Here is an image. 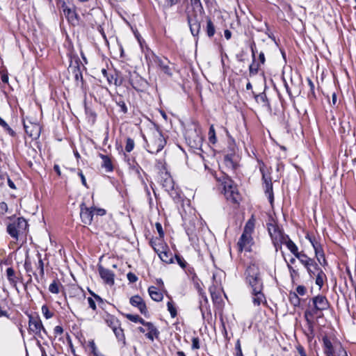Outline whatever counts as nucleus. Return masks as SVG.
<instances>
[{"label":"nucleus","instance_id":"f257e3e1","mask_svg":"<svg viewBox=\"0 0 356 356\" xmlns=\"http://www.w3.org/2000/svg\"><path fill=\"white\" fill-rule=\"evenodd\" d=\"M245 282L251 289L252 302L254 306L266 303V296L263 292L264 282L259 266L255 264H250L245 271Z\"/></svg>","mask_w":356,"mask_h":356},{"label":"nucleus","instance_id":"f03ea898","mask_svg":"<svg viewBox=\"0 0 356 356\" xmlns=\"http://www.w3.org/2000/svg\"><path fill=\"white\" fill-rule=\"evenodd\" d=\"M329 307V301L325 296L318 295L310 300L308 308L304 313V318L307 322L308 331L311 334H314V323L313 318L314 316L321 317L322 312L327 310Z\"/></svg>","mask_w":356,"mask_h":356},{"label":"nucleus","instance_id":"7ed1b4c3","mask_svg":"<svg viewBox=\"0 0 356 356\" xmlns=\"http://www.w3.org/2000/svg\"><path fill=\"white\" fill-rule=\"evenodd\" d=\"M28 227V222L25 218L20 217L10 222L7 225L8 234L16 241H17L20 236H25L26 232Z\"/></svg>","mask_w":356,"mask_h":356},{"label":"nucleus","instance_id":"20e7f679","mask_svg":"<svg viewBox=\"0 0 356 356\" xmlns=\"http://www.w3.org/2000/svg\"><path fill=\"white\" fill-rule=\"evenodd\" d=\"M166 145V140L164 138L161 131L156 130L153 133L152 138L149 143H147V151L153 154H156L161 152Z\"/></svg>","mask_w":356,"mask_h":356},{"label":"nucleus","instance_id":"39448f33","mask_svg":"<svg viewBox=\"0 0 356 356\" xmlns=\"http://www.w3.org/2000/svg\"><path fill=\"white\" fill-rule=\"evenodd\" d=\"M225 196L227 200L234 204H239L241 200V195L238 191L237 186L234 181L226 177L222 182Z\"/></svg>","mask_w":356,"mask_h":356},{"label":"nucleus","instance_id":"423d86ee","mask_svg":"<svg viewBox=\"0 0 356 356\" xmlns=\"http://www.w3.org/2000/svg\"><path fill=\"white\" fill-rule=\"evenodd\" d=\"M29 332L33 333L38 337L43 339L44 337L42 333L48 336L47 332L38 314H29Z\"/></svg>","mask_w":356,"mask_h":356},{"label":"nucleus","instance_id":"0eeeda50","mask_svg":"<svg viewBox=\"0 0 356 356\" xmlns=\"http://www.w3.org/2000/svg\"><path fill=\"white\" fill-rule=\"evenodd\" d=\"M197 9L193 8L191 12L187 13V22L191 34L194 37H198L201 30V21L197 16Z\"/></svg>","mask_w":356,"mask_h":356},{"label":"nucleus","instance_id":"6e6552de","mask_svg":"<svg viewBox=\"0 0 356 356\" xmlns=\"http://www.w3.org/2000/svg\"><path fill=\"white\" fill-rule=\"evenodd\" d=\"M267 229L272 241L284 242L288 238L289 235L284 234L283 229L275 222L267 223Z\"/></svg>","mask_w":356,"mask_h":356},{"label":"nucleus","instance_id":"1a4fd4ad","mask_svg":"<svg viewBox=\"0 0 356 356\" xmlns=\"http://www.w3.org/2000/svg\"><path fill=\"white\" fill-rule=\"evenodd\" d=\"M61 8L65 17L70 24L73 25L78 24L79 17L76 13L74 7L70 8L66 5L65 2H63Z\"/></svg>","mask_w":356,"mask_h":356},{"label":"nucleus","instance_id":"9d476101","mask_svg":"<svg viewBox=\"0 0 356 356\" xmlns=\"http://www.w3.org/2000/svg\"><path fill=\"white\" fill-rule=\"evenodd\" d=\"M94 211L92 207L88 208L84 202L80 204V217L83 223L90 225L92 222Z\"/></svg>","mask_w":356,"mask_h":356},{"label":"nucleus","instance_id":"9b49d317","mask_svg":"<svg viewBox=\"0 0 356 356\" xmlns=\"http://www.w3.org/2000/svg\"><path fill=\"white\" fill-rule=\"evenodd\" d=\"M98 272L99 276L103 280L104 282L108 285L112 286L115 283V274L108 268L103 267L101 265L98 266Z\"/></svg>","mask_w":356,"mask_h":356},{"label":"nucleus","instance_id":"f8f14e48","mask_svg":"<svg viewBox=\"0 0 356 356\" xmlns=\"http://www.w3.org/2000/svg\"><path fill=\"white\" fill-rule=\"evenodd\" d=\"M254 244L253 238L250 235L241 234L237 243L239 252L243 250L246 252L251 251V247Z\"/></svg>","mask_w":356,"mask_h":356},{"label":"nucleus","instance_id":"ddd939ff","mask_svg":"<svg viewBox=\"0 0 356 356\" xmlns=\"http://www.w3.org/2000/svg\"><path fill=\"white\" fill-rule=\"evenodd\" d=\"M130 304L135 307H137L140 312L145 316L148 314V310L146 304L143 299L138 295L132 296L129 300Z\"/></svg>","mask_w":356,"mask_h":356},{"label":"nucleus","instance_id":"4468645a","mask_svg":"<svg viewBox=\"0 0 356 356\" xmlns=\"http://www.w3.org/2000/svg\"><path fill=\"white\" fill-rule=\"evenodd\" d=\"M154 61L163 73L168 76H172V70L169 65L170 61L166 58H161L155 56Z\"/></svg>","mask_w":356,"mask_h":356},{"label":"nucleus","instance_id":"2eb2a0df","mask_svg":"<svg viewBox=\"0 0 356 356\" xmlns=\"http://www.w3.org/2000/svg\"><path fill=\"white\" fill-rule=\"evenodd\" d=\"M124 160L128 164L129 169L134 172L140 179H142L140 171L142 168L136 161L134 158L124 153Z\"/></svg>","mask_w":356,"mask_h":356},{"label":"nucleus","instance_id":"dca6fc26","mask_svg":"<svg viewBox=\"0 0 356 356\" xmlns=\"http://www.w3.org/2000/svg\"><path fill=\"white\" fill-rule=\"evenodd\" d=\"M70 67L72 69V74L74 76L75 81L78 83L79 81L83 83V79L82 75V72L80 67V60L78 57L74 60V65H72V61H71V64Z\"/></svg>","mask_w":356,"mask_h":356},{"label":"nucleus","instance_id":"f3484780","mask_svg":"<svg viewBox=\"0 0 356 356\" xmlns=\"http://www.w3.org/2000/svg\"><path fill=\"white\" fill-rule=\"evenodd\" d=\"M144 326H145L148 330V332L145 334L147 339L153 341L154 338H159L160 332L152 323L146 321Z\"/></svg>","mask_w":356,"mask_h":356},{"label":"nucleus","instance_id":"a211bd4d","mask_svg":"<svg viewBox=\"0 0 356 356\" xmlns=\"http://www.w3.org/2000/svg\"><path fill=\"white\" fill-rule=\"evenodd\" d=\"M24 128L26 134L32 138H38L40 136V128L37 124L31 123L28 125L24 123Z\"/></svg>","mask_w":356,"mask_h":356},{"label":"nucleus","instance_id":"6ab92c4d","mask_svg":"<svg viewBox=\"0 0 356 356\" xmlns=\"http://www.w3.org/2000/svg\"><path fill=\"white\" fill-rule=\"evenodd\" d=\"M323 343V350L325 356H334V348L333 343L327 336H324L322 339Z\"/></svg>","mask_w":356,"mask_h":356},{"label":"nucleus","instance_id":"aec40b11","mask_svg":"<svg viewBox=\"0 0 356 356\" xmlns=\"http://www.w3.org/2000/svg\"><path fill=\"white\" fill-rule=\"evenodd\" d=\"M162 261L166 264L174 262L172 253L169 250L168 246H165L162 250L157 253Z\"/></svg>","mask_w":356,"mask_h":356},{"label":"nucleus","instance_id":"412c9836","mask_svg":"<svg viewBox=\"0 0 356 356\" xmlns=\"http://www.w3.org/2000/svg\"><path fill=\"white\" fill-rule=\"evenodd\" d=\"M6 277L7 279L10 283V284L14 287L17 291H18L17 289V282H18V277L16 275L15 270L12 268H8L6 269Z\"/></svg>","mask_w":356,"mask_h":356},{"label":"nucleus","instance_id":"4be33fe9","mask_svg":"<svg viewBox=\"0 0 356 356\" xmlns=\"http://www.w3.org/2000/svg\"><path fill=\"white\" fill-rule=\"evenodd\" d=\"M254 99L258 104H262V106L266 108L268 111H271V106L265 92L254 95Z\"/></svg>","mask_w":356,"mask_h":356},{"label":"nucleus","instance_id":"5701e85b","mask_svg":"<svg viewBox=\"0 0 356 356\" xmlns=\"http://www.w3.org/2000/svg\"><path fill=\"white\" fill-rule=\"evenodd\" d=\"M104 318L107 325L110 327L112 330L121 325L120 321L115 316L111 314H106Z\"/></svg>","mask_w":356,"mask_h":356},{"label":"nucleus","instance_id":"b1692460","mask_svg":"<svg viewBox=\"0 0 356 356\" xmlns=\"http://www.w3.org/2000/svg\"><path fill=\"white\" fill-rule=\"evenodd\" d=\"M149 243L156 253L161 252L166 246L163 243V238L161 237L152 238Z\"/></svg>","mask_w":356,"mask_h":356},{"label":"nucleus","instance_id":"393cba45","mask_svg":"<svg viewBox=\"0 0 356 356\" xmlns=\"http://www.w3.org/2000/svg\"><path fill=\"white\" fill-rule=\"evenodd\" d=\"M315 256L316 257V259L318 260V263L322 266H325L327 265V262L325 257V254L323 252V250L322 248V246H316L315 247Z\"/></svg>","mask_w":356,"mask_h":356},{"label":"nucleus","instance_id":"a878e982","mask_svg":"<svg viewBox=\"0 0 356 356\" xmlns=\"http://www.w3.org/2000/svg\"><path fill=\"white\" fill-rule=\"evenodd\" d=\"M148 293L151 298L156 302H160L163 298V293L160 292L156 286H149L148 288Z\"/></svg>","mask_w":356,"mask_h":356},{"label":"nucleus","instance_id":"bb28decb","mask_svg":"<svg viewBox=\"0 0 356 356\" xmlns=\"http://www.w3.org/2000/svg\"><path fill=\"white\" fill-rule=\"evenodd\" d=\"M308 264H305L303 266L307 269V271L310 277H314L316 275V272L321 268L318 266V264L315 261V260H313Z\"/></svg>","mask_w":356,"mask_h":356},{"label":"nucleus","instance_id":"cd10ccee","mask_svg":"<svg viewBox=\"0 0 356 356\" xmlns=\"http://www.w3.org/2000/svg\"><path fill=\"white\" fill-rule=\"evenodd\" d=\"M106 78L110 85L114 84L119 86L122 83V79L119 78V74L117 72H115L113 74L109 73Z\"/></svg>","mask_w":356,"mask_h":356},{"label":"nucleus","instance_id":"c85d7f7f","mask_svg":"<svg viewBox=\"0 0 356 356\" xmlns=\"http://www.w3.org/2000/svg\"><path fill=\"white\" fill-rule=\"evenodd\" d=\"M206 21H207V26L205 27V31H206L207 35L209 38H211L212 37H213V35L216 33V26H215L213 22H212L211 19L209 17H207Z\"/></svg>","mask_w":356,"mask_h":356},{"label":"nucleus","instance_id":"c756f323","mask_svg":"<svg viewBox=\"0 0 356 356\" xmlns=\"http://www.w3.org/2000/svg\"><path fill=\"white\" fill-rule=\"evenodd\" d=\"M314 276H316V284L319 287V289H321L323 286L324 280L327 279L326 275L321 268H319L318 270L316 272V275Z\"/></svg>","mask_w":356,"mask_h":356},{"label":"nucleus","instance_id":"7c9ffc66","mask_svg":"<svg viewBox=\"0 0 356 356\" xmlns=\"http://www.w3.org/2000/svg\"><path fill=\"white\" fill-rule=\"evenodd\" d=\"M165 176L166 177L161 180V185L165 191L168 192L175 186V182L170 175L166 174Z\"/></svg>","mask_w":356,"mask_h":356},{"label":"nucleus","instance_id":"2f4dec72","mask_svg":"<svg viewBox=\"0 0 356 356\" xmlns=\"http://www.w3.org/2000/svg\"><path fill=\"white\" fill-rule=\"evenodd\" d=\"M99 157L102 159L103 163L102 166L104 168L107 172H111L113 170V166L111 159L107 155L99 154Z\"/></svg>","mask_w":356,"mask_h":356},{"label":"nucleus","instance_id":"473e14b6","mask_svg":"<svg viewBox=\"0 0 356 356\" xmlns=\"http://www.w3.org/2000/svg\"><path fill=\"white\" fill-rule=\"evenodd\" d=\"M284 245H285L289 250L294 255L298 253V248L296 243L290 238L288 236V238L284 241Z\"/></svg>","mask_w":356,"mask_h":356},{"label":"nucleus","instance_id":"72a5a7b5","mask_svg":"<svg viewBox=\"0 0 356 356\" xmlns=\"http://www.w3.org/2000/svg\"><path fill=\"white\" fill-rule=\"evenodd\" d=\"M130 83L132 87L136 90H140L141 88H143L145 81L139 76L136 75V76L131 79Z\"/></svg>","mask_w":356,"mask_h":356},{"label":"nucleus","instance_id":"f704fd0d","mask_svg":"<svg viewBox=\"0 0 356 356\" xmlns=\"http://www.w3.org/2000/svg\"><path fill=\"white\" fill-rule=\"evenodd\" d=\"M168 193L172 198L175 202L178 203L181 202V191L177 187L175 188V186H174L171 190L168 191Z\"/></svg>","mask_w":356,"mask_h":356},{"label":"nucleus","instance_id":"c9c22d12","mask_svg":"<svg viewBox=\"0 0 356 356\" xmlns=\"http://www.w3.org/2000/svg\"><path fill=\"white\" fill-rule=\"evenodd\" d=\"M259 164H260L259 170H260V172L261 173V175H262L263 184H266V181H268V182L271 181L272 179H271L270 175L266 173V165L262 161H259Z\"/></svg>","mask_w":356,"mask_h":356},{"label":"nucleus","instance_id":"e433bc0d","mask_svg":"<svg viewBox=\"0 0 356 356\" xmlns=\"http://www.w3.org/2000/svg\"><path fill=\"white\" fill-rule=\"evenodd\" d=\"M115 102L116 104L120 107V112L126 114L128 112V108L123 99V97L121 95L116 97L115 98Z\"/></svg>","mask_w":356,"mask_h":356},{"label":"nucleus","instance_id":"4c0bfd02","mask_svg":"<svg viewBox=\"0 0 356 356\" xmlns=\"http://www.w3.org/2000/svg\"><path fill=\"white\" fill-rule=\"evenodd\" d=\"M264 186L265 193H266V194L268 195L269 202L272 204L273 202V200H274L272 181H269V182L266 181V184H264Z\"/></svg>","mask_w":356,"mask_h":356},{"label":"nucleus","instance_id":"58836bf2","mask_svg":"<svg viewBox=\"0 0 356 356\" xmlns=\"http://www.w3.org/2000/svg\"><path fill=\"white\" fill-rule=\"evenodd\" d=\"M113 332H114L118 341L122 342V343L124 345L125 344V336L124 334V330L122 329L121 325L113 329Z\"/></svg>","mask_w":356,"mask_h":356},{"label":"nucleus","instance_id":"ea45409f","mask_svg":"<svg viewBox=\"0 0 356 356\" xmlns=\"http://www.w3.org/2000/svg\"><path fill=\"white\" fill-rule=\"evenodd\" d=\"M300 262L302 264H309L308 263L314 260L312 258L309 257L305 252H298L297 254L295 256Z\"/></svg>","mask_w":356,"mask_h":356},{"label":"nucleus","instance_id":"a19ab883","mask_svg":"<svg viewBox=\"0 0 356 356\" xmlns=\"http://www.w3.org/2000/svg\"><path fill=\"white\" fill-rule=\"evenodd\" d=\"M261 64L257 61V59L252 60V63L249 66L250 76H254L259 72V67Z\"/></svg>","mask_w":356,"mask_h":356},{"label":"nucleus","instance_id":"79ce46f5","mask_svg":"<svg viewBox=\"0 0 356 356\" xmlns=\"http://www.w3.org/2000/svg\"><path fill=\"white\" fill-rule=\"evenodd\" d=\"M289 302L294 307H299L300 305V298L298 297V295L296 292L290 291L289 296Z\"/></svg>","mask_w":356,"mask_h":356},{"label":"nucleus","instance_id":"37998d69","mask_svg":"<svg viewBox=\"0 0 356 356\" xmlns=\"http://www.w3.org/2000/svg\"><path fill=\"white\" fill-rule=\"evenodd\" d=\"M254 222L252 220H249L245 227H244V229H243V234H245V235H250L252 236V234L254 231Z\"/></svg>","mask_w":356,"mask_h":356},{"label":"nucleus","instance_id":"c03bdc74","mask_svg":"<svg viewBox=\"0 0 356 356\" xmlns=\"http://www.w3.org/2000/svg\"><path fill=\"white\" fill-rule=\"evenodd\" d=\"M126 318L134 322V323H140V324H142L143 325H144V324L145 323V321L141 317H140L138 315L136 314V315H134V314H127L125 315Z\"/></svg>","mask_w":356,"mask_h":356},{"label":"nucleus","instance_id":"a18cd8bd","mask_svg":"<svg viewBox=\"0 0 356 356\" xmlns=\"http://www.w3.org/2000/svg\"><path fill=\"white\" fill-rule=\"evenodd\" d=\"M208 135L209 143L213 145L216 144L217 143V138L216 135V131L213 124H211L209 127Z\"/></svg>","mask_w":356,"mask_h":356},{"label":"nucleus","instance_id":"49530a36","mask_svg":"<svg viewBox=\"0 0 356 356\" xmlns=\"http://www.w3.org/2000/svg\"><path fill=\"white\" fill-rule=\"evenodd\" d=\"M59 285H60V283L58 282V280H54L51 284H50L49 286V291L52 293H55V294H58L59 293Z\"/></svg>","mask_w":356,"mask_h":356},{"label":"nucleus","instance_id":"de8ad7c7","mask_svg":"<svg viewBox=\"0 0 356 356\" xmlns=\"http://www.w3.org/2000/svg\"><path fill=\"white\" fill-rule=\"evenodd\" d=\"M307 81L310 88L309 92H308V98L309 99H315L316 97L314 91V84L309 78L307 79Z\"/></svg>","mask_w":356,"mask_h":356},{"label":"nucleus","instance_id":"09e8293b","mask_svg":"<svg viewBox=\"0 0 356 356\" xmlns=\"http://www.w3.org/2000/svg\"><path fill=\"white\" fill-rule=\"evenodd\" d=\"M190 1L194 9H197L201 15L204 13V10L200 0H190Z\"/></svg>","mask_w":356,"mask_h":356},{"label":"nucleus","instance_id":"8fccbe9b","mask_svg":"<svg viewBox=\"0 0 356 356\" xmlns=\"http://www.w3.org/2000/svg\"><path fill=\"white\" fill-rule=\"evenodd\" d=\"M37 257H38V264H37V268L39 270L40 275L41 277H43L44 275V262L42 261L41 254L40 253H38L37 254Z\"/></svg>","mask_w":356,"mask_h":356},{"label":"nucleus","instance_id":"3c124183","mask_svg":"<svg viewBox=\"0 0 356 356\" xmlns=\"http://www.w3.org/2000/svg\"><path fill=\"white\" fill-rule=\"evenodd\" d=\"M168 310L172 318H175L177 315V312L175 306L172 301H168L167 302Z\"/></svg>","mask_w":356,"mask_h":356},{"label":"nucleus","instance_id":"603ef678","mask_svg":"<svg viewBox=\"0 0 356 356\" xmlns=\"http://www.w3.org/2000/svg\"><path fill=\"white\" fill-rule=\"evenodd\" d=\"M135 147V142L134 139L131 138H127L126 140V145H125V152H131Z\"/></svg>","mask_w":356,"mask_h":356},{"label":"nucleus","instance_id":"864d4df0","mask_svg":"<svg viewBox=\"0 0 356 356\" xmlns=\"http://www.w3.org/2000/svg\"><path fill=\"white\" fill-rule=\"evenodd\" d=\"M199 296H200V309L202 315H204V311H203L204 305L207 304L208 300H207L206 293L204 291L202 292V293H200Z\"/></svg>","mask_w":356,"mask_h":356},{"label":"nucleus","instance_id":"5fc2aeb1","mask_svg":"<svg viewBox=\"0 0 356 356\" xmlns=\"http://www.w3.org/2000/svg\"><path fill=\"white\" fill-rule=\"evenodd\" d=\"M175 258L176 259L177 263L179 264V266L181 268H183V269L186 268L188 264L186 261V260L183 258L182 256L179 255V254H175Z\"/></svg>","mask_w":356,"mask_h":356},{"label":"nucleus","instance_id":"6e6d98bb","mask_svg":"<svg viewBox=\"0 0 356 356\" xmlns=\"http://www.w3.org/2000/svg\"><path fill=\"white\" fill-rule=\"evenodd\" d=\"M195 137H196V139H195L193 143L191 141H190L189 144L192 147L197 148L199 146L201 145L202 138V137L199 136L197 134L195 135Z\"/></svg>","mask_w":356,"mask_h":356},{"label":"nucleus","instance_id":"4d7b16f0","mask_svg":"<svg viewBox=\"0 0 356 356\" xmlns=\"http://www.w3.org/2000/svg\"><path fill=\"white\" fill-rule=\"evenodd\" d=\"M42 312L47 319H49L53 316V313L49 311L48 307L46 305H42Z\"/></svg>","mask_w":356,"mask_h":356},{"label":"nucleus","instance_id":"13d9d810","mask_svg":"<svg viewBox=\"0 0 356 356\" xmlns=\"http://www.w3.org/2000/svg\"><path fill=\"white\" fill-rule=\"evenodd\" d=\"M287 268L290 273V277L291 278L292 282H294V277L298 275V272L297 270L294 269L293 267L290 264H287Z\"/></svg>","mask_w":356,"mask_h":356},{"label":"nucleus","instance_id":"bf43d9fd","mask_svg":"<svg viewBox=\"0 0 356 356\" xmlns=\"http://www.w3.org/2000/svg\"><path fill=\"white\" fill-rule=\"evenodd\" d=\"M250 50H251V53H252V60H254V59H256V54L258 53V50L257 49V47H256V44L254 42V40H252L251 42H250Z\"/></svg>","mask_w":356,"mask_h":356},{"label":"nucleus","instance_id":"052dcab7","mask_svg":"<svg viewBox=\"0 0 356 356\" xmlns=\"http://www.w3.org/2000/svg\"><path fill=\"white\" fill-rule=\"evenodd\" d=\"M184 270L186 273L192 275V280H193V282H195V280H197V275L195 273V270L193 267L188 266V267H186V268Z\"/></svg>","mask_w":356,"mask_h":356},{"label":"nucleus","instance_id":"680f3d73","mask_svg":"<svg viewBox=\"0 0 356 356\" xmlns=\"http://www.w3.org/2000/svg\"><path fill=\"white\" fill-rule=\"evenodd\" d=\"M236 356H243L241 346L240 339H238L235 343Z\"/></svg>","mask_w":356,"mask_h":356},{"label":"nucleus","instance_id":"e2e57ef3","mask_svg":"<svg viewBox=\"0 0 356 356\" xmlns=\"http://www.w3.org/2000/svg\"><path fill=\"white\" fill-rule=\"evenodd\" d=\"M200 348V339L198 337H193L192 339V349L197 350Z\"/></svg>","mask_w":356,"mask_h":356},{"label":"nucleus","instance_id":"0e129e2a","mask_svg":"<svg viewBox=\"0 0 356 356\" xmlns=\"http://www.w3.org/2000/svg\"><path fill=\"white\" fill-rule=\"evenodd\" d=\"M24 268L27 273L32 272L31 261L29 258H26L24 261Z\"/></svg>","mask_w":356,"mask_h":356},{"label":"nucleus","instance_id":"69168bd1","mask_svg":"<svg viewBox=\"0 0 356 356\" xmlns=\"http://www.w3.org/2000/svg\"><path fill=\"white\" fill-rule=\"evenodd\" d=\"M179 2V0H165L164 6L165 8H171L177 5Z\"/></svg>","mask_w":356,"mask_h":356},{"label":"nucleus","instance_id":"338daca9","mask_svg":"<svg viewBox=\"0 0 356 356\" xmlns=\"http://www.w3.org/2000/svg\"><path fill=\"white\" fill-rule=\"evenodd\" d=\"M307 292V289L303 285H299L296 288V293L298 295L304 296Z\"/></svg>","mask_w":356,"mask_h":356},{"label":"nucleus","instance_id":"774afa93","mask_svg":"<svg viewBox=\"0 0 356 356\" xmlns=\"http://www.w3.org/2000/svg\"><path fill=\"white\" fill-rule=\"evenodd\" d=\"M127 280L131 283H134L138 280V277L133 273H128L127 275Z\"/></svg>","mask_w":356,"mask_h":356}]
</instances>
